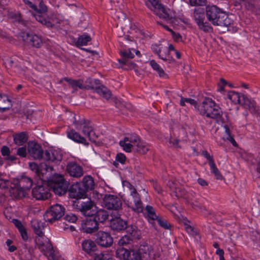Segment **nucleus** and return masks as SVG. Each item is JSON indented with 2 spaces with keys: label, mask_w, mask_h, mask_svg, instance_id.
Wrapping results in <instances>:
<instances>
[{
  "label": "nucleus",
  "mask_w": 260,
  "mask_h": 260,
  "mask_svg": "<svg viewBox=\"0 0 260 260\" xmlns=\"http://www.w3.org/2000/svg\"><path fill=\"white\" fill-rule=\"evenodd\" d=\"M73 206L77 211L81 212L83 215L87 217L81 222V229L83 232L87 234H92L97 232L99 229V224L93 218L92 208L95 207L94 202L90 199L86 202L74 201Z\"/></svg>",
  "instance_id": "1"
},
{
  "label": "nucleus",
  "mask_w": 260,
  "mask_h": 260,
  "mask_svg": "<svg viewBox=\"0 0 260 260\" xmlns=\"http://www.w3.org/2000/svg\"><path fill=\"white\" fill-rule=\"evenodd\" d=\"M3 174L0 173V188H10L12 196L16 198H22L26 196V191L32 187L33 182L31 178L22 176L20 178H14L12 181L2 178Z\"/></svg>",
  "instance_id": "2"
},
{
  "label": "nucleus",
  "mask_w": 260,
  "mask_h": 260,
  "mask_svg": "<svg viewBox=\"0 0 260 260\" xmlns=\"http://www.w3.org/2000/svg\"><path fill=\"white\" fill-rule=\"evenodd\" d=\"M186 102L193 105L200 114L206 117L215 119L218 123H224L225 120L222 117V112L220 108L210 98H206L201 105H197V102L193 99L185 98Z\"/></svg>",
  "instance_id": "3"
},
{
  "label": "nucleus",
  "mask_w": 260,
  "mask_h": 260,
  "mask_svg": "<svg viewBox=\"0 0 260 260\" xmlns=\"http://www.w3.org/2000/svg\"><path fill=\"white\" fill-rule=\"evenodd\" d=\"M65 81L68 82L70 85L74 89L73 92L77 90L78 87L81 89H95L96 92L103 98L107 100L111 96V92L104 85H100L101 82L99 79H93L91 78H87L85 84H83V81L82 79L74 80L67 77H64Z\"/></svg>",
  "instance_id": "4"
},
{
  "label": "nucleus",
  "mask_w": 260,
  "mask_h": 260,
  "mask_svg": "<svg viewBox=\"0 0 260 260\" xmlns=\"http://www.w3.org/2000/svg\"><path fill=\"white\" fill-rule=\"evenodd\" d=\"M207 19L214 25L224 27L228 31L231 30L233 21L221 9L216 6H207L206 7Z\"/></svg>",
  "instance_id": "5"
},
{
  "label": "nucleus",
  "mask_w": 260,
  "mask_h": 260,
  "mask_svg": "<svg viewBox=\"0 0 260 260\" xmlns=\"http://www.w3.org/2000/svg\"><path fill=\"white\" fill-rule=\"evenodd\" d=\"M228 98L235 104H241L245 108L248 109L253 114L256 113L257 111L256 102L253 100L248 99L244 94H242L240 96L239 93L231 91L229 92Z\"/></svg>",
  "instance_id": "6"
},
{
  "label": "nucleus",
  "mask_w": 260,
  "mask_h": 260,
  "mask_svg": "<svg viewBox=\"0 0 260 260\" xmlns=\"http://www.w3.org/2000/svg\"><path fill=\"white\" fill-rule=\"evenodd\" d=\"M65 213L64 207L60 204H56L51 206L44 215L45 220L52 223L60 219Z\"/></svg>",
  "instance_id": "7"
},
{
  "label": "nucleus",
  "mask_w": 260,
  "mask_h": 260,
  "mask_svg": "<svg viewBox=\"0 0 260 260\" xmlns=\"http://www.w3.org/2000/svg\"><path fill=\"white\" fill-rule=\"evenodd\" d=\"M47 11L48 8L47 6L42 0H41L39 3V8L37 7L36 10L32 12V14L36 20L42 24L48 27H53L54 24H52L48 17L46 18V13Z\"/></svg>",
  "instance_id": "8"
},
{
  "label": "nucleus",
  "mask_w": 260,
  "mask_h": 260,
  "mask_svg": "<svg viewBox=\"0 0 260 260\" xmlns=\"http://www.w3.org/2000/svg\"><path fill=\"white\" fill-rule=\"evenodd\" d=\"M130 185L133 190L131 192L129 198L127 200L125 201V204L128 208L137 213H142L144 210V207L140 195L137 192L136 188H134L132 185Z\"/></svg>",
  "instance_id": "9"
},
{
  "label": "nucleus",
  "mask_w": 260,
  "mask_h": 260,
  "mask_svg": "<svg viewBox=\"0 0 260 260\" xmlns=\"http://www.w3.org/2000/svg\"><path fill=\"white\" fill-rule=\"evenodd\" d=\"M19 38H20L26 45L36 48H40L43 44L41 36L29 32L26 30L21 31L19 34Z\"/></svg>",
  "instance_id": "10"
},
{
  "label": "nucleus",
  "mask_w": 260,
  "mask_h": 260,
  "mask_svg": "<svg viewBox=\"0 0 260 260\" xmlns=\"http://www.w3.org/2000/svg\"><path fill=\"white\" fill-rule=\"evenodd\" d=\"M193 18L200 29L205 32H209L212 31L213 28L209 23L204 22L205 10L204 8L200 7L195 8L193 11Z\"/></svg>",
  "instance_id": "11"
},
{
  "label": "nucleus",
  "mask_w": 260,
  "mask_h": 260,
  "mask_svg": "<svg viewBox=\"0 0 260 260\" xmlns=\"http://www.w3.org/2000/svg\"><path fill=\"white\" fill-rule=\"evenodd\" d=\"M146 5L160 18L165 20H171L172 18L163 5L159 3L158 0H148Z\"/></svg>",
  "instance_id": "12"
},
{
  "label": "nucleus",
  "mask_w": 260,
  "mask_h": 260,
  "mask_svg": "<svg viewBox=\"0 0 260 260\" xmlns=\"http://www.w3.org/2000/svg\"><path fill=\"white\" fill-rule=\"evenodd\" d=\"M35 243L40 251L48 257V260H57L55 256L52 245L50 241L44 242L40 238H36Z\"/></svg>",
  "instance_id": "13"
},
{
  "label": "nucleus",
  "mask_w": 260,
  "mask_h": 260,
  "mask_svg": "<svg viewBox=\"0 0 260 260\" xmlns=\"http://www.w3.org/2000/svg\"><path fill=\"white\" fill-rule=\"evenodd\" d=\"M119 53L121 58L118 59V61L122 65V68L124 70H132L135 68L137 66L136 64L129 60L135 56L134 54L131 52L130 49L121 51Z\"/></svg>",
  "instance_id": "14"
},
{
  "label": "nucleus",
  "mask_w": 260,
  "mask_h": 260,
  "mask_svg": "<svg viewBox=\"0 0 260 260\" xmlns=\"http://www.w3.org/2000/svg\"><path fill=\"white\" fill-rule=\"evenodd\" d=\"M117 257L123 260H142L141 256L138 254L136 249H129L119 247L116 251Z\"/></svg>",
  "instance_id": "15"
},
{
  "label": "nucleus",
  "mask_w": 260,
  "mask_h": 260,
  "mask_svg": "<svg viewBox=\"0 0 260 260\" xmlns=\"http://www.w3.org/2000/svg\"><path fill=\"white\" fill-rule=\"evenodd\" d=\"M103 206L108 210H118L121 208L122 202L118 197L107 194L103 199Z\"/></svg>",
  "instance_id": "16"
},
{
  "label": "nucleus",
  "mask_w": 260,
  "mask_h": 260,
  "mask_svg": "<svg viewBox=\"0 0 260 260\" xmlns=\"http://www.w3.org/2000/svg\"><path fill=\"white\" fill-rule=\"evenodd\" d=\"M95 242L99 246L108 248L113 243V239L110 233L100 231L94 235Z\"/></svg>",
  "instance_id": "17"
},
{
  "label": "nucleus",
  "mask_w": 260,
  "mask_h": 260,
  "mask_svg": "<svg viewBox=\"0 0 260 260\" xmlns=\"http://www.w3.org/2000/svg\"><path fill=\"white\" fill-rule=\"evenodd\" d=\"M69 196L71 198L76 199L77 201H83L87 197V193L79 182L72 184L69 189Z\"/></svg>",
  "instance_id": "18"
},
{
  "label": "nucleus",
  "mask_w": 260,
  "mask_h": 260,
  "mask_svg": "<svg viewBox=\"0 0 260 260\" xmlns=\"http://www.w3.org/2000/svg\"><path fill=\"white\" fill-rule=\"evenodd\" d=\"M45 182L42 181V184L37 185L32 190V196L38 200H45L50 196L49 189L45 186Z\"/></svg>",
  "instance_id": "19"
},
{
  "label": "nucleus",
  "mask_w": 260,
  "mask_h": 260,
  "mask_svg": "<svg viewBox=\"0 0 260 260\" xmlns=\"http://www.w3.org/2000/svg\"><path fill=\"white\" fill-rule=\"evenodd\" d=\"M74 120L73 124L75 125L76 128L80 129L82 127V133L86 136L90 135V134L93 128L91 125V122L85 119L84 118L76 119L74 117Z\"/></svg>",
  "instance_id": "20"
},
{
  "label": "nucleus",
  "mask_w": 260,
  "mask_h": 260,
  "mask_svg": "<svg viewBox=\"0 0 260 260\" xmlns=\"http://www.w3.org/2000/svg\"><path fill=\"white\" fill-rule=\"evenodd\" d=\"M28 152L30 155L35 159L43 158V150L41 146L36 142L32 141L28 143Z\"/></svg>",
  "instance_id": "21"
},
{
  "label": "nucleus",
  "mask_w": 260,
  "mask_h": 260,
  "mask_svg": "<svg viewBox=\"0 0 260 260\" xmlns=\"http://www.w3.org/2000/svg\"><path fill=\"white\" fill-rule=\"evenodd\" d=\"M66 170L71 176L75 178H79L83 175L82 167L75 162L72 161L68 163Z\"/></svg>",
  "instance_id": "22"
},
{
  "label": "nucleus",
  "mask_w": 260,
  "mask_h": 260,
  "mask_svg": "<svg viewBox=\"0 0 260 260\" xmlns=\"http://www.w3.org/2000/svg\"><path fill=\"white\" fill-rule=\"evenodd\" d=\"M128 222L119 217L112 218L110 221V228L112 231L116 232H121L126 228V224Z\"/></svg>",
  "instance_id": "23"
},
{
  "label": "nucleus",
  "mask_w": 260,
  "mask_h": 260,
  "mask_svg": "<svg viewBox=\"0 0 260 260\" xmlns=\"http://www.w3.org/2000/svg\"><path fill=\"white\" fill-rule=\"evenodd\" d=\"M65 179L62 175L55 174L54 175L49 176V177L47 176L46 177L45 181H43V182H45L44 183L47 186L49 189H50L55 186L56 185L58 184L59 182H62Z\"/></svg>",
  "instance_id": "24"
},
{
  "label": "nucleus",
  "mask_w": 260,
  "mask_h": 260,
  "mask_svg": "<svg viewBox=\"0 0 260 260\" xmlns=\"http://www.w3.org/2000/svg\"><path fill=\"white\" fill-rule=\"evenodd\" d=\"M124 231L126 233V236H128L135 240L140 239L141 237V232L138 227L133 224H129L128 222L126 224V228H124Z\"/></svg>",
  "instance_id": "25"
},
{
  "label": "nucleus",
  "mask_w": 260,
  "mask_h": 260,
  "mask_svg": "<svg viewBox=\"0 0 260 260\" xmlns=\"http://www.w3.org/2000/svg\"><path fill=\"white\" fill-rule=\"evenodd\" d=\"M43 158L47 161L51 162L60 161L62 155L56 150H46L44 152Z\"/></svg>",
  "instance_id": "26"
},
{
  "label": "nucleus",
  "mask_w": 260,
  "mask_h": 260,
  "mask_svg": "<svg viewBox=\"0 0 260 260\" xmlns=\"http://www.w3.org/2000/svg\"><path fill=\"white\" fill-rule=\"evenodd\" d=\"M69 183L65 180L62 182H59L55 186L49 189V190H51L55 194L60 196L65 194L68 190L69 191Z\"/></svg>",
  "instance_id": "27"
},
{
  "label": "nucleus",
  "mask_w": 260,
  "mask_h": 260,
  "mask_svg": "<svg viewBox=\"0 0 260 260\" xmlns=\"http://www.w3.org/2000/svg\"><path fill=\"white\" fill-rule=\"evenodd\" d=\"M44 223L37 219H32L31 221V226L35 234L42 238L44 236V233L43 230L44 229Z\"/></svg>",
  "instance_id": "28"
},
{
  "label": "nucleus",
  "mask_w": 260,
  "mask_h": 260,
  "mask_svg": "<svg viewBox=\"0 0 260 260\" xmlns=\"http://www.w3.org/2000/svg\"><path fill=\"white\" fill-rule=\"evenodd\" d=\"M86 193L94 189L95 183L93 178L90 175L85 176L82 182H79Z\"/></svg>",
  "instance_id": "29"
},
{
  "label": "nucleus",
  "mask_w": 260,
  "mask_h": 260,
  "mask_svg": "<svg viewBox=\"0 0 260 260\" xmlns=\"http://www.w3.org/2000/svg\"><path fill=\"white\" fill-rule=\"evenodd\" d=\"M82 247L87 253L92 255L97 250L96 243L91 240H85L82 243Z\"/></svg>",
  "instance_id": "30"
},
{
  "label": "nucleus",
  "mask_w": 260,
  "mask_h": 260,
  "mask_svg": "<svg viewBox=\"0 0 260 260\" xmlns=\"http://www.w3.org/2000/svg\"><path fill=\"white\" fill-rule=\"evenodd\" d=\"M12 137L14 143L19 146L23 145L27 141L28 139V134L26 132L14 133Z\"/></svg>",
  "instance_id": "31"
},
{
  "label": "nucleus",
  "mask_w": 260,
  "mask_h": 260,
  "mask_svg": "<svg viewBox=\"0 0 260 260\" xmlns=\"http://www.w3.org/2000/svg\"><path fill=\"white\" fill-rule=\"evenodd\" d=\"M93 218L96 219L97 222L104 223L107 220L109 217V213L104 209H100L96 212L93 211Z\"/></svg>",
  "instance_id": "32"
},
{
  "label": "nucleus",
  "mask_w": 260,
  "mask_h": 260,
  "mask_svg": "<svg viewBox=\"0 0 260 260\" xmlns=\"http://www.w3.org/2000/svg\"><path fill=\"white\" fill-rule=\"evenodd\" d=\"M0 112H4L9 110L12 106L11 100L8 96L0 92Z\"/></svg>",
  "instance_id": "33"
},
{
  "label": "nucleus",
  "mask_w": 260,
  "mask_h": 260,
  "mask_svg": "<svg viewBox=\"0 0 260 260\" xmlns=\"http://www.w3.org/2000/svg\"><path fill=\"white\" fill-rule=\"evenodd\" d=\"M53 170V167L48 165L46 163H40L39 165L38 176L42 181H45L46 177H44V175L48 172H52Z\"/></svg>",
  "instance_id": "34"
},
{
  "label": "nucleus",
  "mask_w": 260,
  "mask_h": 260,
  "mask_svg": "<svg viewBox=\"0 0 260 260\" xmlns=\"http://www.w3.org/2000/svg\"><path fill=\"white\" fill-rule=\"evenodd\" d=\"M68 137L75 142L85 145L88 144V143H86V139L73 129L68 132Z\"/></svg>",
  "instance_id": "35"
},
{
  "label": "nucleus",
  "mask_w": 260,
  "mask_h": 260,
  "mask_svg": "<svg viewBox=\"0 0 260 260\" xmlns=\"http://www.w3.org/2000/svg\"><path fill=\"white\" fill-rule=\"evenodd\" d=\"M148 220L149 222H153L159 216L156 215L155 209L150 205H147L145 207Z\"/></svg>",
  "instance_id": "36"
},
{
  "label": "nucleus",
  "mask_w": 260,
  "mask_h": 260,
  "mask_svg": "<svg viewBox=\"0 0 260 260\" xmlns=\"http://www.w3.org/2000/svg\"><path fill=\"white\" fill-rule=\"evenodd\" d=\"M91 40V38L89 35L83 34L78 37L75 45L78 47L83 45H86L87 44L88 42H90Z\"/></svg>",
  "instance_id": "37"
},
{
  "label": "nucleus",
  "mask_w": 260,
  "mask_h": 260,
  "mask_svg": "<svg viewBox=\"0 0 260 260\" xmlns=\"http://www.w3.org/2000/svg\"><path fill=\"white\" fill-rule=\"evenodd\" d=\"M134 150L136 152L140 154H145L148 150L149 148L145 143L142 142L141 140L134 146Z\"/></svg>",
  "instance_id": "38"
},
{
  "label": "nucleus",
  "mask_w": 260,
  "mask_h": 260,
  "mask_svg": "<svg viewBox=\"0 0 260 260\" xmlns=\"http://www.w3.org/2000/svg\"><path fill=\"white\" fill-rule=\"evenodd\" d=\"M158 56L164 60L169 61L170 63L175 61L174 59L172 56H170V52H169L167 48H162L161 53H159Z\"/></svg>",
  "instance_id": "39"
},
{
  "label": "nucleus",
  "mask_w": 260,
  "mask_h": 260,
  "mask_svg": "<svg viewBox=\"0 0 260 260\" xmlns=\"http://www.w3.org/2000/svg\"><path fill=\"white\" fill-rule=\"evenodd\" d=\"M175 196L178 198H182L184 199L187 203H189L188 196L186 191L182 187H177L175 190H174Z\"/></svg>",
  "instance_id": "40"
},
{
  "label": "nucleus",
  "mask_w": 260,
  "mask_h": 260,
  "mask_svg": "<svg viewBox=\"0 0 260 260\" xmlns=\"http://www.w3.org/2000/svg\"><path fill=\"white\" fill-rule=\"evenodd\" d=\"M6 63L7 67L13 68L15 72L20 70V67L16 58L11 57L7 60Z\"/></svg>",
  "instance_id": "41"
},
{
  "label": "nucleus",
  "mask_w": 260,
  "mask_h": 260,
  "mask_svg": "<svg viewBox=\"0 0 260 260\" xmlns=\"http://www.w3.org/2000/svg\"><path fill=\"white\" fill-rule=\"evenodd\" d=\"M135 240V239L125 235L121 237L118 243L119 246H124L132 244Z\"/></svg>",
  "instance_id": "42"
},
{
  "label": "nucleus",
  "mask_w": 260,
  "mask_h": 260,
  "mask_svg": "<svg viewBox=\"0 0 260 260\" xmlns=\"http://www.w3.org/2000/svg\"><path fill=\"white\" fill-rule=\"evenodd\" d=\"M209 165L210 166L211 173L214 174L216 179L220 180H222L223 179V177L217 168L215 162H213Z\"/></svg>",
  "instance_id": "43"
},
{
  "label": "nucleus",
  "mask_w": 260,
  "mask_h": 260,
  "mask_svg": "<svg viewBox=\"0 0 260 260\" xmlns=\"http://www.w3.org/2000/svg\"><path fill=\"white\" fill-rule=\"evenodd\" d=\"M150 64L153 69V70H154L157 72L160 77H164L166 75V74L164 70L154 60H151L150 61Z\"/></svg>",
  "instance_id": "44"
},
{
  "label": "nucleus",
  "mask_w": 260,
  "mask_h": 260,
  "mask_svg": "<svg viewBox=\"0 0 260 260\" xmlns=\"http://www.w3.org/2000/svg\"><path fill=\"white\" fill-rule=\"evenodd\" d=\"M224 127L226 133L225 139L230 141L234 146H237L238 144L233 137L231 135V130L229 126L227 124H225Z\"/></svg>",
  "instance_id": "45"
},
{
  "label": "nucleus",
  "mask_w": 260,
  "mask_h": 260,
  "mask_svg": "<svg viewBox=\"0 0 260 260\" xmlns=\"http://www.w3.org/2000/svg\"><path fill=\"white\" fill-rule=\"evenodd\" d=\"M243 3L245 8L248 10L255 11L256 9V5L255 0H240Z\"/></svg>",
  "instance_id": "46"
},
{
  "label": "nucleus",
  "mask_w": 260,
  "mask_h": 260,
  "mask_svg": "<svg viewBox=\"0 0 260 260\" xmlns=\"http://www.w3.org/2000/svg\"><path fill=\"white\" fill-rule=\"evenodd\" d=\"M138 254L141 256L142 260L149 255V248L148 245H141L138 249H136Z\"/></svg>",
  "instance_id": "47"
},
{
  "label": "nucleus",
  "mask_w": 260,
  "mask_h": 260,
  "mask_svg": "<svg viewBox=\"0 0 260 260\" xmlns=\"http://www.w3.org/2000/svg\"><path fill=\"white\" fill-rule=\"evenodd\" d=\"M94 260H114L110 254L108 253H94Z\"/></svg>",
  "instance_id": "48"
},
{
  "label": "nucleus",
  "mask_w": 260,
  "mask_h": 260,
  "mask_svg": "<svg viewBox=\"0 0 260 260\" xmlns=\"http://www.w3.org/2000/svg\"><path fill=\"white\" fill-rule=\"evenodd\" d=\"M156 220H157L158 224L165 229H169L171 227V225L168 223V221L162 219L160 216H158Z\"/></svg>",
  "instance_id": "49"
},
{
  "label": "nucleus",
  "mask_w": 260,
  "mask_h": 260,
  "mask_svg": "<svg viewBox=\"0 0 260 260\" xmlns=\"http://www.w3.org/2000/svg\"><path fill=\"white\" fill-rule=\"evenodd\" d=\"M63 219L69 222L74 223L77 220L78 217L76 214L70 213L64 214Z\"/></svg>",
  "instance_id": "50"
},
{
  "label": "nucleus",
  "mask_w": 260,
  "mask_h": 260,
  "mask_svg": "<svg viewBox=\"0 0 260 260\" xmlns=\"http://www.w3.org/2000/svg\"><path fill=\"white\" fill-rule=\"evenodd\" d=\"M191 6H203L206 5L207 0H189Z\"/></svg>",
  "instance_id": "51"
},
{
  "label": "nucleus",
  "mask_w": 260,
  "mask_h": 260,
  "mask_svg": "<svg viewBox=\"0 0 260 260\" xmlns=\"http://www.w3.org/2000/svg\"><path fill=\"white\" fill-rule=\"evenodd\" d=\"M119 145L123 148V150L127 152H131L132 147H134L133 144L130 143L119 142Z\"/></svg>",
  "instance_id": "52"
},
{
  "label": "nucleus",
  "mask_w": 260,
  "mask_h": 260,
  "mask_svg": "<svg viewBox=\"0 0 260 260\" xmlns=\"http://www.w3.org/2000/svg\"><path fill=\"white\" fill-rule=\"evenodd\" d=\"M192 207L194 209H200L201 211L206 210V207L204 206L203 204L198 203L196 201L195 202H193L191 204Z\"/></svg>",
  "instance_id": "53"
},
{
  "label": "nucleus",
  "mask_w": 260,
  "mask_h": 260,
  "mask_svg": "<svg viewBox=\"0 0 260 260\" xmlns=\"http://www.w3.org/2000/svg\"><path fill=\"white\" fill-rule=\"evenodd\" d=\"M130 143L133 144L134 146L140 141V139L138 136L133 134L129 135Z\"/></svg>",
  "instance_id": "54"
},
{
  "label": "nucleus",
  "mask_w": 260,
  "mask_h": 260,
  "mask_svg": "<svg viewBox=\"0 0 260 260\" xmlns=\"http://www.w3.org/2000/svg\"><path fill=\"white\" fill-rule=\"evenodd\" d=\"M18 231H19V233L21 235L22 239L24 241H27L28 239V236L27 232V231H26V229H25V228L24 227Z\"/></svg>",
  "instance_id": "55"
},
{
  "label": "nucleus",
  "mask_w": 260,
  "mask_h": 260,
  "mask_svg": "<svg viewBox=\"0 0 260 260\" xmlns=\"http://www.w3.org/2000/svg\"><path fill=\"white\" fill-rule=\"evenodd\" d=\"M1 152L2 155L7 157L9 154H10V148L7 146H3L1 148Z\"/></svg>",
  "instance_id": "56"
},
{
  "label": "nucleus",
  "mask_w": 260,
  "mask_h": 260,
  "mask_svg": "<svg viewBox=\"0 0 260 260\" xmlns=\"http://www.w3.org/2000/svg\"><path fill=\"white\" fill-rule=\"evenodd\" d=\"M16 154L18 155H19L21 157H26V156L27 155L26 148L25 147H22L19 148L17 150Z\"/></svg>",
  "instance_id": "57"
},
{
  "label": "nucleus",
  "mask_w": 260,
  "mask_h": 260,
  "mask_svg": "<svg viewBox=\"0 0 260 260\" xmlns=\"http://www.w3.org/2000/svg\"><path fill=\"white\" fill-rule=\"evenodd\" d=\"M126 160V157L123 153H119L116 155V160L120 162L122 164L125 163Z\"/></svg>",
  "instance_id": "58"
},
{
  "label": "nucleus",
  "mask_w": 260,
  "mask_h": 260,
  "mask_svg": "<svg viewBox=\"0 0 260 260\" xmlns=\"http://www.w3.org/2000/svg\"><path fill=\"white\" fill-rule=\"evenodd\" d=\"M202 154L208 160L209 165L214 162V160L213 159V156L212 155H210L207 151H203Z\"/></svg>",
  "instance_id": "59"
},
{
  "label": "nucleus",
  "mask_w": 260,
  "mask_h": 260,
  "mask_svg": "<svg viewBox=\"0 0 260 260\" xmlns=\"http://www.w3.org/2000/svg\"><path fill=\"white\" fill-rule=\"evenodd\" d=\"M13 242V241L11 239H7L6 241V244L9 247L8 250L10 252H14L17 249L15 245H11Z\"/></svg>",
  "instance_id": "60"
},
{
  "label": "nucleus",
  "mask_w": 260,
  "mask_h": 260,
  "mask_svg": "<svg viewBox=\"0 0 260 260\" xmlns=\"http://www.w3.org/2000/svg\"><path fill=\"white\" fill-rule=\"evenodd\" d=\"M171 34L174 40L178 42L182 41V37L179 33H176L174 31L171 30Z\"/></svg>",
  "instance_id": "61"
},
{
  "label": "nucleus",
  "mask_w": 260,
  "mask_h": 260,
  "mask_svg": "<svg viewBox=\"0 0 260 260\" xmlns=\"http://www.w3.org/2000/svg\"><path fill=\"white\" fill-rule=\"evenodd\" d=\"M12 222L14 223L15 226L17 228L18 230L24 228V225L22 224L20 220L17 219H14L12 220Z\"/></svg>",
  "instance_id": "62"
},
{
  "label": "nucleus",
  "mask_w": 260,
  "mask_h": 260,
  "mask_svg": "<svg viewBox=\"0 0 260 260\" xmlns=\"http://www.w3.org/2000/svg\"><path fill=\"white\" fill-rule=\"evenodd\" d=\"M29 166L30 169L32 171H35L38 176L39 165L36 162H30Z\"/></svg>",
  "instance_id": "63"
},
{
  "label": "nucleus",
  "mask_w": 260,
  "mask_h": 260,
  "mask_svg": "<svg viewBox=\"0 0 260 260\" xmlns=\"http://www.w3.org/2000/svg\"><path fill=\"white\" fill-rule=\"evenodd\" d=\"M88 137L90 141L92 142H95L98 137L92 129L90 134V135L88 136Z\"/></svg>",
  "instance_id": "64"
}]
</instances>
